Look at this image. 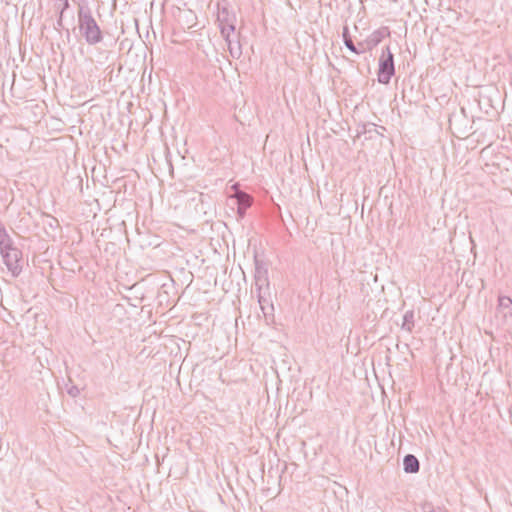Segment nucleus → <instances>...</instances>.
Returning <instances> with one entry per match:
<instances>
[{"label":"nucleus","mask_w":512,"mask_h":512,"mask_svg":"<svg viewBox=\"0 0 512 512\" xmlns=\"http://www.w3.org/2000/svg\"><path fill=\"white\" fill-rule=\"evenodd\" d=\"M0 254L12 275H19L22 270L21 251L14 246L10 235L2 223H0Z\"/></svg>","instance_id":"1"},{"label":"nucleus","mask_w":512,"mask_h":512,"mask_svg":"<svg viewBox=\"0 0 512 512\" xmlns=\"http://www.w3.org/2000/svg\"><path fill=\"white\" fill-rule=\"evenodd\" d=\"M78 25L82 36L89 45H96L102 41V32L90 9L85 5H81L78 9Z\"/></svg>","instance_id":"2"},{"label":"nucleus","mask_w":512,"mask_h":512,"mask_svg":"<svg viewBox=\"0 0 512 512\" xmlns=\"http://www.w3.org/2000/svg\"><path fill=\"white\" fill-rule=\"evenodd\" d=\"M395 73L393 54L389 47H386L382 51L381 58L379 60V71L378 81L382 84H388L391 77Z\"/></svg>","instance_id":"3"},{"label":"nucleus","mask_w":512,"mask_h":512,"mask_svg":"<svg viewBox=\"0 0 512 512\" xmlns=\"http://www.w3.org/2000/svg\"><path fill=\"white\" fill-rule=\"evenodd\" d=\"M496 318L502 325H512V299L510 297H498Z\"/></svg>","instance_id":"4"},{"label":"nucleus","mask_w":512,"mask_h":512,"mask_svg":"<svg viewBox=\"0 0 512 512\" xmlns=\"http://www.w3.org/2000/svg\"><path fill=\"white\" fill-rule=\"evenodd\" d=\"M218 22L222 36L225 40L234 33L235 26L233 22L230 20L229 14L226 9H223L222 12L218 14Z\"/></svg>","instance_id":"5"},{"label":"nucleus","mask_w":512,"mask_h":512,"mask_svg":"<svg viewBox=\"0 0 512 512\" xmlns=\"http://www.w3.org/2000/svg\"><path fill=\"white\" fill-rule=\"evenodd\" d=\"M255 287L257 293H262L263 289H268L269 287V281H268V275L267 270L263 268L261 265H259L258 262H256L255 267Z\"/></svg>","instance_id":"6"},{"label":"nucleus","mask_w":512,"mask_h":512,"mask_svg":"<svg viewBox=\"0 0 512 512\" xmlns=\"http://www.w3.org/2000/svg\"><path fill=\"white\" fill-rule=\"evenodd\" d=\"M257 300L260 306V309L264 315V318L267 322L274 321V306L273 303L268 302L262 293H257Z\"/></svg>","instance_id":"7"},{"label":"nucleus","mask_w":512,"mask_h":512,"mask_svg":"<svg viewBox=\"0 0 512 512\" xmlns=\"http://www.w3.org/2000/svg\"><path fill=\"white\" fill-rule=\"evenodd\" d=\"M404 471L406 473H416L419 471V461L412 455L407 454L403 459Z\"/></svg>","instance_id":"8"},{"label":"nucleus","mask_w":512,"mask_h":512,"mask_svg":"<svg viewBox=\"0 0 512 512\" xmlns=\"http://www.w3.org/2000/svg\"><path fill=\"white\" fill-rule=\"evenodd\" d=\"M235 196L238 203V213L243 214L251 205V197L241 191H237Z\"/></svg>","instance_id":"9"},{"label":"nucleus","mask_w":512,"mask_h":512,"mask_svg":"<svg viewBox=\"0 0 512 512\" xmlns=\"http://www.w3.org/2000/svg\"><path fill=\"white\" fill-rule=\"evenodd\" d=\"M226 42L228 45V50H229L230 55L233 58L238 59L242 54L241 45H240L239 41H233L229 37L228 40H226Z\"/></svg>","instance_id":"10"},{"label":"nucleus","mask_w":512,"mask_h":512,"mask_svg":"<svg viewBox=\"0 0 512 512\" xmlns=\"http://www.w3.org/2000/svg\"><path fill=\"white\" fill-rule=\"evenodd\" d=\"M414 327V312L412 310H408L403 315V323L401 328L408 332H411Z\"/></svg>","instance_id":"11"},{"label":"nucleus","mask_w":512,"mask_h":512,"mask_svg":"<svg viewBox=\"0 0 512 512\" xmlns=\"http://www.w3.org/2000/svg\"><path fill=\"white\" fill-rule=\"evenodd\" d=\"M343 40L345 46L353 53L359 54V51L357 50L356 46L354 45L351 37L349 36L348 28L345 27L343 30Z\"/></svg>","instance_id":"12"},{"label":"nucleus","mask_w":512,"mask_h":512,"mask_svg":"<svg viewBox=\"0 0 512 512\" xmlns=\"http://www.w3.org/2000/svg\"><path fill=\"white\" fill-rule=\"evenodd\" d=\"M187 17V21L189 23V26L194 25L195 15L191 11L184 12Z\"/></svg>","instance_id":"13"},{"label":"nucleus","mask_w":512,"mask_h":512,"mask_svg":"<svg viewBox=\"0 0 512 512\" xmlns=\"http://www.w3.org/2000/svg\"><path fill=\"white\" fill-rule=\"evenodd\" d=\"M68 394L71 395L72 397H76L79 395V389L76 387V386H71L69 389H68Z\"/></svg>","instance_id":"14"}]
</instances>
